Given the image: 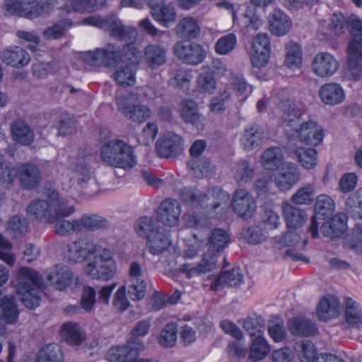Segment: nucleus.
Returning a JSON list of instances; mask_svg holds the SVG:
<instances>
[{"instance_id":"nucleus-1","label":"nucleus","mask_w":362,"mask_h":362,"mask_svg":"<svg viewBox=\"0 0 362 362\" xmlns=\"http://www.w3.org/2000/svg\"><path fill=\"white\" fill-rule=\"evenodd\" d=\"M82 23L108 30L111 36L126 43L122 49L115 44L109 43L104 48H98L94 51L83 53L82 58L86 64L92 66H112L122 62H134V57L137 54L138 50L134 43L136 30L133 28L123 25L115 15L106 18L92 16L83 19Z\"/></svg>"},{"instance_id":"nucleus-2","label":"nucleus","mask_w":362,"mask_h":362,"mask_svg":"<svg viewBox=\"0 0 362 362\" xmlns=\"http://www.w3.org/2000/svg\"><path fill=\"white\" fill-rule=\"evenodd\" d=\"M276 115L286 127V133L289 139H298L305 145L313 146L322 141L323 131L317 122L308 121L300 123L301 112L293 100H284L279 103Z\"/></svg>"},{"instance_id":"nucleus-3","label":"nucleus","mask_w":362,"mask_h":362,"mask_svg":"<svg viewBox=\"0 0 362 362\" xmlns=\"http://www.w3.org/2000/svg\"><path fill=\"white\" fill-rule=\"evenodd\" d=\"M42 279L33 268L21 267L16 273V293L24 305L34 309L40 305Z\"/></svg>"},{"instance_id":"nucleus-4","label":"nucleus","mask_w":362,"mask_h":362,"mask_svg":"<svg viewBox=\"0 0 362 362\" xmlns=\"http://www.w3.org/2000/svg\"><path fill=\"white\" fill-rule=\"evenodd\" d=\"M353 40L348 47L346 77L358 81L362 78V20L351 15L346 20Z\"/></svg>"},{"instance_id":"nucleus-5","label":"nucleus","mask_w":362,"mask_h":362,"mask_svg":"<svg viewBox=\"0 0 362 362\" xmlns=\"http://www.w3.org/2000/svg\"><path fill=\"white\" fill-rule=\"evenodd\" d=\"M179 195L187 206L194 208L216 209L229 199L225 191L215 189L204 191L196 187H184L179 190Z\"/></svg>"},{"instance_id":"nucleus-6","label":"nucleus","mask_w":362,"mask_h":362,"mask_svg":"<svg viewBox=\"0 0 362 362\" xmlns=\"http://www.w3.org/2000/svg\"><path fill=\"white\" fill-rule=\"evenodd\" d=\"M101 160L110 166L130 169L136 163V156L132 148L121 140H110L100 148Z\"/></svg>"},{"instance_id":"nucleus-7","label":"nucleus","mask_w":362,"mask_h":362,"mask_svg":"<svg viewBox=\"0 0 362 362\" xmlns=\"http://www.w3.org/2000/svg\"><path fill=\"white\" fill-rule=\"evenodd\" d=\"M52 0H7L4 8L8 15L17 14L28 18H35L47 13Z\"/></svg>"},{"instance_id":"nucleus-8","label":"nucleus","mask_w":362,"mask_h":362,"mask_svg":"<svg viewBox=\"0 0 362 362\" xmlns=\"http://www.w3.org/2000/svg\"><path fill=\"white\" fill-rule=\"evenodd\" d=\"M65 201L58 192L52 191L48 194L47 199L32 202L27 208V213L36 220L49 223Z\"/></svg>"},{"instance_id":"nucleus-9","label":"nucleus","mask_w":362,"mask_h":362,"mask_svg":"<svg viewBox=\"0 0 362 362\" xmlns=\"http://www.w3.org/2000/svg\"><path fill=\"white\" fill-rule=\"evenodd\" d=\"M118 110L134 122L143 123L151 117L149 108L141 105L136 94L128 93L117 98Z\"/></svg>"},{"instance_id":"nucleus-10","label":"nucleus","mask_w":362,"mask_h":362,"mask_svg":"<svg viewBox=\"0 0 362 362\" xmlns=\"http://www.w3.org/2000/svg\"><path fill=\"white\" fill-rule=\"evenodd\" d=\"M320 218L313 217L309 226V231L314 238L319 237L318 228L320 226L321 233L331 238L339 237L347 228V216L344 213H338L330 221L322 223Z\"/></svg>"},{"instance_id":"nucleus-11","label":"nucleus","mask_w":362,"mask_h":362,"mask_svg":"<svg viewBox=\"0 0 362 362\" xmlns=\"http://www.w3.org/2000/svg\"><path fill=\"white\" fill-rule=\"evenodd\" d=\"M100 246L88 237H81L66 245L65 257L71 263H81L99 252Z\"/></svg>"},{"instance_id":"nucleus-12","label":"nucleus","mask_w":362,"mask_h":362,"mask_svg":"<svg viewBox=\"0 0 362 362\" xmlns=\"http://www.w3.org/2000/svg\"><path fill=\"white\" fill-rule=\"evenodd\" d=\"M69 175L70 181L74 182L81 188H93L88 192L94 194L98 190L97 182L94 176L93 170L90 166L86 159L77 158L76 161L70 167Z\"/></svg>"},{"instance_id":"nucleus-13","label":"nucleus","mask_w":362,"mask_h":362,"mask_svg":"<svg viewBox=\"0 0 362 362\" xmlns=\"http://www.w3.org/2000/svg\"><path fill=\"white\" fill-rule=\"evenodd\" d=\"M218 258L216 255L206 252L199 262L183 264L180 266L179 270L185 274L189 279L197 276L211 279L213 276L211 273L218 267Z\"/></svg>"},{"instance_id":"nucleus-14","label":"nucleus","mask_w":362,"mask_h":362,"mask_svg":"<svg viewBox=\"0 0 362 362\" xmlns=\"http://www.w3.org/2000/svg\"><path fill=\"white\" fill-rule=\"evenodd\" d=\"M144 349L143 342L138 339H129L122 346L111 348L107 355L110 362H137L139 353Z\"/></svg>"},{"instance_id":"nucleus-15","label":"nucleus","mask_w":362,"mask_h":362,"mask_svg":"<svg viewBox=\"0 0 362 362\" xmlns=\"http://www.w3.org/2000/svg\"><path fill=\"white\" fill-rule=\"evenodd\" d=\"M75 209L69 205L67 200L61 205L49 223L52 224L54 232L58 235L69 236L77 232L76 219L69 221L66 218L74 214Z\"/></svg>"},{"instance_id":"nucleus-16","label":"nucleus","mask_w":362,"mask_h":362,"mask_svg":"<svg viewBox=\"0 0 362 362\" xmlns=\"http://www.w3.org/2000/svg\"><path fill=\"white\" fill-rule=\"evenodd\" d=\"M176 57L183 62L197 65L206 57V51L200 45L195 42L178 41L173 47Z\"/></svg>"},{"instance_id":"nucleus-17","label":"nucleus","mask_w":362,"mask_h":362,"mask_svg":"<svg viewBox=\"0 0 362 362\" xmlns=\"http://www.w3.org/2000/svg\"><path fill=\"white\" fill-rule=\"evenodd\" d=\"M144 272L139 262L134 261L130 264L127 285L129 298L133 300H141L145 296L146 283L143 279Z\"/></svg>"},{"instance_id":"nucleus-18","label":"nucleus","mask_w":362,"mask_h":362,"mask_svg":"<svg viewBox=\"0 0 362 362\" xmlns=\"http://www.w3.org/2000/svg\"><path fill=\"white\" fill-rule=\"evenodd\" d=\"M231 205L234 212L245 220L250 218L257 209L256 202L253 197L243 189L235 191Z\"/></svg>"},{"instance_id":"nucleus-19","label":"nucleus","mask_w":362,"mask_h":362,"mask_svg":"<svg viewBox=\"0 0 362 362\" xmlns=\"http://www.w3.org/2000/svg\"><path fill=\"white\" fill-rule=\"evenodd\" d=\"M184 141L182 137L172 132L163 134L156 142V151L163 158H174L182 153Z\"/></svg>"},{"instance_id":"nucleus-20","label":"nucleus","mask_w":362,"mask_h":362,"mask_svg":"<svg viewBox=\"0 0 362 362\" xmlns=\"http://www.w3.org/2000/svg\"><path fill=\"white\" fill-rule=\"evenodd\" d=\"M339 67V64L337 59L327 52L317 53L311 63L313 72L320 78H328L333 76Z\"/></svg>"},{"instance_id":"nucleus-21","label":"nucleus","mask_w":362,"mask_h":362,"mask_svg":"<svg viewBox=\"0 0 362 362\" xmlns=\"http://www.w3.org/2000/svg\"><path fill=\"white\" fill-rule=\"evenodd\" d=\"M181 214L179 202L168 198L161 202L158 210V218L164 225L173 227L178 224Z\"/></svg>"},{"instance_id":"nucleus-22","label":"nucleus","mask_w":362,"mask_h":362,"mask_svg":"<svg viewBox=\"0 0 362 362\" xmlns=\"http://www.w3.org/2000/svg\"><path fill=\"white\" fill-rule=\"evenodd\" d=\"M244 283V274L240 268H233L221 272L214 279L211 289L214 291L221 290L225 286L240 287Z\"/></svg>"},{"instance_id":"nucleus-23","label":"nucleus","mask_w":362,"mask_h":362,"mask_svg":"<svg viewBox=\"0 0 362 362\" xmlns=\"http://www.w3.org/2000/svg\"><path fill=\"white\" fill-rule=\"evenodd\" d=\"M298 166L291 162L285 163L281 172L274 179L276 186L281 191L289 190L299 180Z\"/></svg>"},{"instance_id":"nucleus-24","label":"nucleus","mask_w":362,"mask_h":362,"mask_svg":"<svg viewBox=\"0 0 362 362\" xmlns=\"http://www.w3.org/2000/svg\"><path fill=\"white\" fill-rule=\"evenodd\" d=\"M0 58L7 65L13 67H23L28 65L30 57L28 52L18 46L8 47L0 53Z\"/></svg>"},{"instance_id":"nucleus-25","label":"nucleus","mask_w":362,"mask_h":362,"mask_svg":"<svg viewBox=\"0 0 362 362\" xmlns=\"http://www.w3.org/2000/svg\"><path fill=\"white\" fill-rule=\"evenodd\" d=\"M74 274L65 265H55L47 275V279L59 291L69 286L74 281Z\"/></svg>"},{"instance_id":"nucleus-26","label":"nucleus","mask_w":362,"mask_h":362,"mask_svg":"<svg viewBox=\"0 0 362 362\" xmlns=\"http://www.w3.org/2000/svg\"><path fill=\"white\" fill-rule=\"evenodd\" d=\"M321 100L328 105H337L345 99L343 88L337 83H328L322 85L319 90Z\"/></svg>"},{"instance_id":"nucleus-27","label":"nucleus","mask_w":362,"mask_h":362,"mask_svg":"<svg viewBox=\"0 0 362 362\" xmlns=\"http://www.w3.org/2000/svg\"><path fill=\"white\" fill-rule=\"evenodd\" d=\"M19 179L21 185L29 189L38 186L41 175L38 168L32 163H26L18 165Z\"/></svg>"},{"instance_id":"nucleus-28","label":"nucleus","mask_w":362,"mask_h":362,"mask_svg":"<svg viewBox=\"0 0 362 362\" xmlns=\"http://www.w3.org/2000/svg\"><path fill=\"white\" fill-rule=\"evenodd\" d=\"M339 301L332 296H326L319 303L316 315L319 320L327 322L330 319L335 318L339 315Z\"/></svg>"},{"instance_id":"nucleus-29","label":"nucleus","mask_w":362,"mask_h":362,"mask_svg":"<svg viewBox=\"0 0 362 362\" xmlns=\"http://www.w3.org/2000/svg\"><path fill=\"white\" fill-rule=\"evenodd\" d=\"M11 136L16 143L28 146L33 141L35 134L30 126L23 119H17L11 124Z\"/></svg>"},{"instance_id":"nucleus-30","label":"nucleus","mask_w":362,"mask_h":362,"mask_svg":"<svg viewBox=\"0 0 362 362\" xmlns=\"http://www.w3.org/2000/svg\"><path fill=\"white\" fill-rule=\"evenodd\" d=\"M230 242V235L227 231L222 228L212 230L208 237L207 251L211 255H216L217 257Z\"/></svg>"},{"instance_id":"nucleus-31","label":"nucleus","mask_w":362,"mask_h":362,"mask_svg":"<svg viewBox=\"0 0 362 362\" xmlns=\"http://www.w3.org/2000/svg\"><path fill=\"white\" fill-rule=\"evenodd\" d=\"M180 116L186 122L197 127L204 125L205 118L199 112L197 104L192 100H184L180 103Z\"/></svg>"},{"instance_id":"nucleus-32","label":"nucleus","mask_w":362,"mask_h":362,"mask_svg":"<svg viewBox=\"0 0 362 362\" xmlns=\"http://www.w3.org/2000/svg\"><path fill=\"white\" fill-rule=\"evenodd\" d=\"M263 136L264 131L259 125L250 124L245 127L240 143L245 151H251L260 146Z\"/></svg>"},{"instance_id":"nucleus-33","label":"nucleus","mask_w":362,"mask_h":362,"mask_svg":"<svg viewBox=\"0 0 362 362\" xmlns=\"http://www.w3.org/2000/svg\"><path fill=\"white\" fill-rule=\"evenodd\" d=\"M103 262L99 270L93 268L92 274L97 275V280L108 281L113 278L117 272L116 262L112 252L107 248H103Z\"/></svg>"},{"instance_id":"nucleus-34","label":"nucleus","mask_w":362,"mask_h":362,"mask_svg":"<svg viewBox=\"0 0 362 362\" xmlns=\"http://www.w3.org/2000/svg\"><path fill=\"white\" fill-rule=\"evenodd\" d=\"M169 234L161 227L156 233H151L147 240V247L149 252L158 255L165 251L170 245Z\"/></svg>"},{"instance_id":"nucleus-35","label":"nucleus","mask_w":362,"mask_h":362,"mask_svg":"<svg viewBox=\"0 0 362 362\" xmlns=\"http://www.w3.org/2000/svg\"><path fill=\"white\" fill-rule=\"evenodd\" d=\"M268 18L271 31L276 35L286 34L291 28V21L289 17L279 8L274 9Z\"/></svg>"},{"instance_id":"nucleus-36","label":"nucleus","mask_w":362,"mask_h":362,"mask_svg":"<svg viewBox=\"0 0 362 362\" xmlns=\"http://www.w3.org/2000/svg\"><path fill=\"white\" fill-rule=\"evenodd\" d=\"M282 212L289 228H298L307 220V214L303 209L287 202L284 203Z\"/></svg>"},{"instance_id":"nucleus-37","label":"nucleus","mask_w":362,"mask_h":362,"mask_svg":"<svg viewBox=\"0 0 362 362\" xmlns=\"http://www.w3.org/2000/svg\"><path fill=\"white\" fill-rule=\"evenodd\" d=\"M77 232L83 230H96L102 228H107L110 226L109 221L97 214H83L76 218Z\"/></svg>"},{"instance_id":"nucleus-38","label":"nucleus","mask_w":362,"mask_h":362,"mask_svg":"<svg viewBox=\"0 0 362 362\" xmlns=\"http://www.w3.org/2000/svg\"><path fill=\"white\" fill-rule=\"evenodd\" d=\"M284 163V153L279 147H270L266 149L261 156L262 166L269 170L279 168Z\"/></svg>"},{"instance_id":"nucleus-39","label":"nucleus","mask_w":362,"mask_h":362,"mask_svg":"<svg viewBox=\"0 0 362 362\" xmlns=\"http://www.w3.org/2000/svg\"><path fill=\"white\" fill-rule=\"evenodd\" d=\"M288 327L290 332L294 335L308 337L315 334L317 332V328L313 322L301 317L290 320Z\"/></svg>"},{"instance_id":"nucleus-40","label":"nucleus","mask_w":362,"mask_h":362,"mask_svg":"<svg viewBox=\"0 0 362 362\" xmlns=\"http://www.w3.org/2000/svg\"><path fill=\"white\" fill-rule=\"evenodd\" d=\"M144 61L151 69H156L166 62V51L157 45H150L145 48Z\"/></svg>"},{"instance_id":"nucleus-41","label":"nucleus","mask_w":362,"mask_h":362,"mask_svg":"<svg viewBox=\"0 0 362 362\" xmlns=\"http://www.w3.org/2000/svg\"><path fill=\"white\" fill-rule=\"evenodd\" d=\"M285 64L293 70L299 69L303 62V52L300 45L293 41L288 42L286 46Z\"/></svg>"},{"instance_id":"nucleus-42","label":"nucleus","mask_w":362,"mask_h":362,"mask_svg":"<svg viewBox=\"0 0 362 362\" xmlns=\"http://www.w3.org/2000/svg\"><path fill=\"white\" fill-rule=\"evenodd\" d=\"M270 351L271 347L266 339L261 335H258L251 343L249 359L253 362L263 360L269 354Z\"/></svg>"},{"instance_id":"nucleus-43","label":"nucleus","mask_w":362,"mask_h":362,"mask_svg":"<svg viewBox=\"0 0 362 362\" xmlns=\"http://www.w3.org/2000/svg\"><path fill=\"white\" fill-rule=\"evenodd\" d=\"M136 69L133 65L118 66L114 72V79L117 84L124 86H134L136 83Z\"/></svg>"},{"instance_id":"nucleus-44","label":"nucleus","mask_w":362,"mask_h":362,"mask_svg":"<svg viewBox=\"0 0 362 362\" xmlns=\"http://www.w3.org/2000/svg\"><path fill=\"white\" fill-rule=\"evenodd\" d=\"M187 166L192 175L197 178H202L211 175L214 170V166L206 158L197 160H189Z\"/></svg>"},{"instance_id":"nucleus-45","label":"nucleus","mask_w":362,"mask_h":362,"mask_svg":"<svg viewBox=\"0 0 362 362\" xmlns=\"http://www.w3.org/2000/svg\"><path fill=\"white\" fill-rule=\"evenodd\" d=\"M1 308L2 317L7 324L14 325L17 322L19 310L13 296H4L1 300Z\"/></svg>"},{"instance_id":"nucleus-46","label":"nucleus","mask_w":362,"mask_h":362,"mask_svg":"<svg viewBox=\"0 0 362 362\" xmlns=\"http://www.w3.org/2000/svg\"><path fill=\"white\" fill-rule=\"evenodd\" d=\"M346 321L351 327L359 328L362 325V310L360 305L351 298L346 300Z\"/></svg>"},{"instance_id":"nucleus-47","label":"nucleus","mask_w":362,"mask_h":362,"mask_svg":"<svg viewBox=\"0 0 362 362\" xmlns=\"http://www.w3.org/2000/svg\"><path fill=\"white\" fill-rule=\"evenodd\" d=\"M294 349L300 362H314L317 359L316 348L309 340H302L296 343Z\"/></svg>"},{"instance_id":"nucleus-48","label":"nucleus","mask_w":362,"mask_h":362,"mask_svg":"<svg viewBox=\"0 0 362 362\" xmlns=\"http://www.w3.org/2000/svg\"><path fill=\"white\" fill-rule=\"evenodd\" d=\"M345 210L354 218H362V187L349 196L345 202Z\"/></svg>"},{"instance_id":"nucleus-49","label":"nucleus","mask_w":362,"mask_h":362,"mask_svg":"<svg viewBox=\"0 0 362 362\" xmlns=\"http://www.w3.org/2000/svg\"><path fill=\"white\" fill-rule=\"evenodd\" d=\"M61 331L62 335L71 344L77 345L85 338V334L81 327L76 322H69L64 323L62 327Z\"/></svg>"},{"instance_id":"nucleus-50","label":"nucleus","mask_w":362,"mask_h":362,"mask_svg":"<svg viewBox=\"0 0 362 362\" xmlns=\"http://www.w3.org/2000/svg\"><path fill=\"white\" fill-rule=\"evenodd\" d=\"M199 32L197 22L191 17L182 18L176 26V33L180 37L196 38Z\"/></svg>"},{"instance_id":"nucleus-51","label":"nucleus","mask_w":362,"mask_h":362,"mask_svg":"<svg viewBox=\"0 0 362 362\" xmlns=\"http://www.w3.org/2000/svg\"><path fill=\"white\" fill-rule=\"evenodd\" d=\"M216 88V80L212 72H201L196 79V91L201 94H212Z\"/></svg>"},{"instance_id":"nucleus-52","label":"nucleus","mask_w":362,"mask_h":362,"mask_svg":"<svg viewBox=\"0 0 362 362\" xmlns=\"http://www.w3.org/2000/svg\"><path fill=\"white\" fill-rule=\"evenodd\" d=\"M37 362H63V354L60 346L57 344H50L37 354Z\"/></svg>"},{"instance_id":"nucleus-53","label":"nucleus","mask_w":362,"mask_h":362,"mask_svg":"<svg viewBox=\"0 0 362 362\" xmlns=\"http://www.w3.org/2000/svg\"><path fill=\"white\" fill-rule=\"evenodd\" d=\"M160 228L158 221L148 216L140 218L134 223L136 233L141 237H146L147 240L151 233H156Z\"/></svg>"},{"instance_id":"nucleus-54","label":"nucleus","mask_w":362,"mask_h":362,"mask_svg":"<svg viewBox=\"0 0 362 362\" xmlns=\"http://www.w3.org/2000/svg\"><path fill=\"white\" fill-rule=\"evenodd\" d=\"M295 155L299 163L306 169H312L317 165V151L313 148H297Z\"/></svg>"},{"instance_id":"nucleus-55","label":"nucleus","mask_w":362,"mask_h":362,"mask_svg":"<svg viewBox=\"0 0 362 362\" xmlns=\"http://www.w3.org/2000/svg\"><path fill=\"white\" fill-rule=\"evenodd\" d=\"M243 329L252 337L264 332L265 330L264 321L262 317L252 314L243 320Z\"/></svg>"},{"instance_id":"nucleus-56","label":"nucleus","mask_w":362,"mask_h":362,"mask_svg":"<svg viewBox=\"0 0 362 362\" xmlns=\"http://www.w3.org/2000/svg\"><path fill=\"white\" fill-rule=\"evenodd\" d=\"M334 209L335 202L331 197L327 194H320L317 197L315 204V217L330 216Z\"/></svg>"},{"instance_id":"nucleus-57","label":"nucleus","mask_w":362,"mask_h":362,"mask_svg":"<svg viewBox=\"0 0 362 362\" xmlns=\"http://www.w3.org/2000/svg\"><path fill=\"white\" fill-rule=\"evenodd\" d=\"M254 167L247 160H240L235 165L233 176L238 182H247L254 176Z\"/></svg>"},{"instance_id":"nucleus-58","label":"nucleus","mask_w":362,"mask_h":362,"mask_svg":"<svg viewBox=\"0 0 362 362\" xmlns=\"http://www.w3.org/2000/svg\"><path fill=\"white\" fill-rule=\"evenodd\" d=\"M237 44L236 36L228 33L220 37L215 44V51L219 55H226L231 52Z\"/></svg>"},{"instance_id":"nucleus-59","label":"nucleus","mask_w":362,"mask_h":362,"mask_svg":"<svg viewBox=\"0 0 362 362\" xmlns=\"http://www.w3.org/2000/svg\"><path fill=\"white\" fill-rule=\"evenodd\" d=\"M315 194V185L306 184L293 195L292 202L296 204H309L313 201Z\"/></svg>"},{"instance_id":"nucleus-60","label":"nucleus","mask_w":362,"mask_h":362,"mask_svg":"<svg viewBox=\"0 0 362 362\" xmlns=\"http://www.w3.org/2000/svg\"><path fill=\"white\" fill-rule=\"evenodd\" d=\"M177 329L175 323L167 324L160 331L158 341L164 347L173 346L177 340Z\"/></svg>"},{"instance_id":"nucleus-61","label":"nucleus","mask_w":362,"mask_h":362,"mask_svg":"<svg viewBox=\"0 0 362 362\" xmlns=\"http://www.w3.org/2000/svg\"><path fill=\"white\" fill-rule=\"evenodd\" d=\"M151 13L156 21L166 27L168 26L169 23H173L175 20V11L170 5H163L160 8L151 11Z\"/></svg>"},{"instance_id":"nucleus-62","label":"nucleus","mask_w":362,"mask_h":362,"mask_svg":"<svg viewBox=\"0 0 362 362\" xmlns=\"http://www.w3.org/2000/svg\"><path fill=\"white\" fill-rule=\"evenodd\" d=\"M268 332L270 337L275 342L282 341L287 336V332L284 327V321L280 318H276L269 322Z\"/></svg>"},{"instance_id":"nucleus-63","label":"nucleus","mask_w":362,"mask_h":362,"mask_svg":"<svg viewBox=\"0 0 362 362\" xmlns=\"http://www.w3.org/2000/svg\"><path fill=\"white\" fill-rule=\"evenodd\" d=\"M71 23L69 19H65L58 23L48 27L43 31V35L46 39H59L62 37L65 31L70 28Z\"/></svg>"},{"instance_id":"nucleus-64","label":"nucleus","mask_w":362,"mask_h":362,"mask_svg":"<svg viewBox=\"0 0 362 362\" xmlns=\"http://www.w3.org/2000/svg\"><path fill=\"white\" fill-rule=\"evenodd\" d=\"M346 247L356 252L362 253V228L356 226L344 238Z\"/></svg>"}]
</instances>
